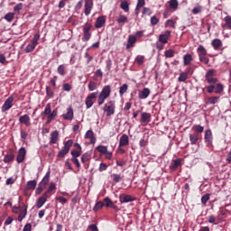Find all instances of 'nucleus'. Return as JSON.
Segmentation results:
<instances>
[{
    "instance_id": "f257e3e1",
    "label": "nucleus",
    "mask_w": 231,
    "mask_h": 231,
    "mask_svg": "<svg viewBox=\"0 0 231 231\" xmlns=\"http://www.w3.org/2000/svg\"><path fill=\"white\" fill-rule=\"evenodd\" d=\"M58 113L59 111L57 110V108L51 111V103H48L45 106L44 111L42 113V115H45V116H47L46 124H51V122H53V120L57 118Z\"/></svg>"
},
{
    "instance_id": "f03ea898",
    "label": "nucleus",
    "mask_w": 231,
    "mask_h": 231,
    "mask_svg": "<svg viewBox=\"0 0 231 231\" xmlns=\"http://www.w3.org/2000/svg\"><path fill=\"white\" fill-rule=\"evenodd\" d=\"M197 53L199 55V62H202L206 66H208V64H210V59L207 58L208 52L207 51L205 46L199 45V47L197 48Z\"/></svg>"
},
{
    "instance_id": "7ed1b4c3",
    "label": "nucleus",
    "mask_w": 231,
    "mask_h": 231,
    "mask_svg": "<svg viewBox=\"0 0 231 231\" xmlns=\"http://www.w3.org/2000/svg\"><path fill=\"white\" fill-rule=\"evenodd\" d=\"M40 39H41V34L35 33L31 42L25 47V53H32L35 50V48H37Z\"/></svg>"
},
{
    "instance_id": "20e7f679",
    "label": "nucleus",
    "mask_w": 231,
    "mask_h": 231,
    "mask_svg": "<svg viewBox=\"0 0 231 231\" xmlns=\"http://www.w3.org/2000/svg\"><path fill=\"white\" fill-rule=\"evenodd\" d=\"M115 109H116V104L114 100L108 101L103 107L106 116H113L115 115Z\"/></svg>"
},
{
    "instance_id": "39448f33",
    "label": "nucleus",
    "mask_w": 231,
    "mask_h": 231,
    "mask_svg": "<svg viewBox=\"0 0 231 231\" xmlns=\"http://www.w3.org/2000/svg\"><path fill=\"white\" fill-rule=\"evenodd\" d=\"M71 147H73V140L70 139L65 142L63 148L58 152V158H64L69 152Z\"/></svg>"
},
{
    "instance_id": "423d86ee",
    "label": "nucleus",
    "mask_w": 231,
    "mask_h": 231,
    "mask_svg": "<svg viewBox=\"0 0 231 231\" xmlns=\"http://www.w3.org/2000/svg\"><path fill=\"white\" fill-rule=\"evenodd\" d=\"M216 75V70L214 69H210L206 74L205 79L208 84H217V78H214Z\"/></svg>"
},
{
    "instance_id": "0eeeda50",
    "label": "nucleus",
    "mask_w": 231,
    "mask_h": 231,
    "mask_svg": "<svg viewBox=\"0 0 231 231\" xmlns=\"http://www.w3.org/2000/svg\"><path fill=\"white\" fill-rule=\"evenodd\" d=\"M211 46L215 50V51L223 52L225 48L223 47V42L220 39H214L211 42Z\"/></svg>"
},
{
    "instance_id": "6e6552de",
    "label": "nucleus",
    "mask_w": 231,
    "mask_h": 231,
    "mask_svg": "<svg viewBox=\"0 0 231 231\" xmlns=\"http://www.w3.org/2000/svg\"><path fill=\"white\" fill-rule=\"evenodd\" d=\"M97 95L98 92H93L86 97L85 104L87 106V109H89L93 106V100L97 98Z\"/></svg>"
},
{
    "instance_id": "1a4fd4ad",
    "label": "nucleus",
    "mask_w": 231,
    "mask_h": 231,
    "mask_svg": "<svg viewBox=\"0 0 231 231\" xmlns=\"http://www.w3.org/2000/svg\"><path fill=\"white\" fill-rule=\"evenodd\" d=\"M204 140L207 147L212 145V141L214 140V135H212V130L208 129L205 131Z\"/></svg>"
},
{
    "instance_id": "9d476101",
    "label": "nucleus",
    "mask_w": 231,
    "mask_h": 231,
    "mask_svg": "<svg viewBox=\"0 0 231 231\" xmlns=\"http://www.w3.org/2000/svg\"><path fill=\"white\" fill-rule=\"evenodd\" d=\"M14 104V97L10 96L4 105L2 106V113H5V111H8L9 109H12V106Z\"/></svg>"
},
{
    "instance_id": "9b49d317",
    "label": "nucleus",
    "mask_w": 231,
    "mask_h": 231,
    "mask_svg": "<svg viewBox=\"0 0 231 231\" xmlns=\"http://www.w3.org/2000/svg\"><path fill=\"white\" fill-rule=\"evenodd\" d=\"M26 158V148L22 147L18 151V154L16 156V162L17 163H23Z\"/></svg>"
},
{
    "instance_id": "f8f14e48",
    "label": "nucleus",
    "mask_w": 231,
    "mask_h": 231,
    "mask_svg": "<svg viewBox=\"0 0 231 231\" xmlns=\"http://www.w3.org/2000/svg\"><path fill=\"white\" fill-rule=\"evenodd\" d=\"M120 203H131L132 201H136V199L133 198L131 195H127L125 193L119 195Z\"/></svg>"
},
{
    "instance_id": "ddd939ff",
    "label": "nucleus",
    "mask_w": 231,
    "mask_h": 231,
    "mask_svg": "<svg viewBox=\"0 0 231 231\" xmlns=\"http://www.w3.org/2000/svg\"><path fill=\"white\" fill-rule=\"evenodd\" d=\"M91 10H93V0H85L84 14L87 17L91 14Z\"/></svg>"
},
{
    "instance_id": "4468645a",
    "label": "nucleus",
    "mask_w": 231,
    "mask_h": 231,
    "mask_svg": "<svg viewBox=\"0 0 231 231\" xmlns=\"http://www.w3.org/2000/svg\"><path fill=\"white\" fill-rule=\"evenodd\" d=\"M85 138L90 140L89 143L95 145L97 143V137H95V133L93 130H88L85 134Z\"/></svg>"
},
{
    "instance_id": "2eb2a0df",
    "label": "nucleus",
    "mask_w": 231,
    "mask_h": 231,
    "mask_svg": "<svg viewBox=\"0 0 231 231\" xmlns=\"http://www.w3.org/2000/svg\"><path fill=\"white\" fill-rule=\"evenodd\" d=\"M169 37H171V31H165L164 33L159 35V42L167 44L169 42Z\"/></svg>"
},
{
    "instance_id": "dca6fc26",
    "label": "nucleus",
    "mask_w": 231,
    "mask_h": 231,
    "mask_svg": "<svg viewBox=\"0 0 231 231\" xmlns=\"http://www.w3.org/2000/svg\"><path fill=\"white\" fill-rule=\"evenodd\" d=\"M30 116L25 114L23 116H21L19 117V122L20 124H23V125H25V127H30V125H32V123L30 122Z\"/></svg>"
},
{
    "instance_id": "f3484780",
    "label": "nucleus",
    "mask_w": 231,
    "mask_h": 231,
    "mask_svg": "<svg viewBox=\"0 0 231 231\" xmlns=\"http://www.w3.org/2000/svg\"><path fill=\"white\" fill-rule=\"evenodd\" d=\"M97 151L98 152H101V154H107V160H111V156H113V152H107V147L104 145H99L97 148Z\"/></svg>"
},
{
    "instance_id": "a211bd4d",
    "label": "nucleus",
    "mask_w": 231,
    "mask_h": 231,
    "mask_svg": "<svg viewBox=\"0 0 231 231\" xmlns=\"http://www.w3.org/2000/svg\"><path fill=\"white\" fill-rule=\"evenodd\" d=\"M149 95H151V89H149L148 88H144L141 91H139L138 98H140V100H145V98H147Z\"/></svg>"
},
{
    "instance_id": "6ab92c4d",
    "label": "nucleus",
    "mask_w": 231,
    "mask_h": 231,
    "mask_svg": "<svg viewBox=\"0 0 231 231\" xmlns=\"http://www.w3.org/2000/svg\"><path fill=\"white\" fill-rule=\"evenodd\" d=\"M27 214H28V206L23 203V208L21 209V213L18 216L19 223H21V221H23V219L26 217Z\"/></svg>"
},
{
    "instance_id": "aec40b11",
    "label": "nucleus",
    "mask_w": 231,
    "mask_h": 231,
    "mask_svg": "<svg viewBox=\"0 0 231 231\" xmlns=\"http://www.w3.org/2000/svg\"><path fill=\"white\" fill-rule=\"evenodd\" d=\"M74 116V112H73V107L69 106L67 108V113L62 115L63 120H73Z\"/></svg>"
},
{
    "instance_id": "412c9836",
    "label": "nucleus",
    "mask_w": 231,
    "mask_h": 231,
    "mask_svg": "<svg viewBox=\"0 0 231 231\" xmlns=\"http://www.w3.org/2000/svg\"><path fill=\"white\" fill-rule=\"evenodd\" d=\"M99 95H101V97H104L105 98H109V97L111 96V85L105 86Z\"/></svg>"
},
{
    "instance_id": "4be33fe9",
    "label": "nucleus",
    "mask_w": 231,
    "mask_h": 231,
    "mask_svg": "<svg viewBox=\"0 0 231 231\" xmlns=\"http://www.w3.org/2000/svg\"><path fill=\"white\" fill-rule=\"evenodd\" d=\"M106 26V16H99L97 18L95 28L100 29Z\"/></svg>"
},
{
    "instance_id": "5701e85b",
    "label": "nucleus",
    "mask_w": 231,
    "mask_h": 231,
    "mask_svg": "<svg viewBox=\"0 0 231 231\" xmlns=\"http://www.w3.org/2000/svg\"><path fill=\"white\" fill-rule=\"evenodd\" d=\"M59 142V131L55 130L51 133L50 145H53Z\"/></svg>"
},
{
    "instance_id": "b1692460",
    "label": "nucleus",
    "mask_w": 231,
    "mask_h": 231,
    "mask_svg": "<svg viewBox=\"0 0 231 231\" xmlns=\"http://www.w3.org/2000/svg\"><path fill=\"white\" fill-rule=\"evenodd\" d=\"M119 145L120 147H126V145H129V135L124 134L119 139Z\"/></svg>"
},
{
    "instance_id": "393cba45",
    "label": "nucleus",
    "mask_w": 231,
    "mask_h": 231,
    "mask_svg": "<svg viewBox=\"0 0 231 231\" xmlns=\"http://www.w3.org/2000/svg\"><path fill=\"white\" fill-rule=\"evenodd\" d=\"M199 138H201V134H189V142L191 145H196L198 142H199Z\"/></svg>"
},
{
    "instance_id": "a878e982",
    "label": "nucleus",
    "mask_w": 231,
    "mask_h": 231,
    "mask_svg": "<svg viewBox=\"0 0 231 231\" xmlns=\"http://www.w3.org/2000/svg\"><path fill=\"white\" fill-rule=\"evenodd\" d=\"M51 176V171H47L45 176L42 178V181L40 182V185L43 187H48V184L50 183V178Z\"/></svg>"
},
{
    "instance_id": "bb28decb",
    "label": "nucleus",
    "mask_w": 231,
    "mask_h": 231,
    "mask_svg": "<svg viewBox=\"0 0 231 231\" xmlns=\"http://www.w3.org/2000/svg\"><path fill=\"white\" fill-rule=\"evenodd\" d=\"M141 124H149L151 122V114L147 112H143L141 114Z\"/></svg>"
},
{
    "instance_id": "cd10ccee",
    "label": "nucleus",
    "mask_w": 231,
    "mask_h": 231,
    "mask_svg": "<svg viewBox=\"0 0 231 231\" xmlns=\"http://www.w3.org/2000/svg\"><path fill=\"white\" fill-rule=\"evenodd\" d=\"M134 44H136V36L130 35L127 40L126 50H130V48H133Z\"/></svg>"
},
{
    "instance_id": "c85d7f7f",
    "label": "nucleus",
    "mask_w": 231,
    "mask_h": 231,
    "mask_svg": "<svg viewBox=\"0 0 231 231\" xmlns=\"http://www.w3.org/2000/svg\"><path fill=\"white\" fill-rule=\"evenodd\" d=\"M168 5H169V9L172 10V12H176V10H178V6H180L178 0H170L168 2Z\"/></svg>"
},
{
    "instance_id": "c756f323",
    "label": "nucleus",
    "mask_w": 231,
    "mask_h": 231,
    "mask_svg": "<svg viewBox=\"0 0 231 231\" xmlns=\"http://www.w3.org/2000/svg\"><path fill=\"white\" fill-rule=\"evenodd\" d=\"M14 160H15V155L14 154V152H11L5 155L3 162L4 163H10V162H14Z\"/></svg>"
},
{
    "instance_id": "7c9ffc66",
    "label": "nucleus",
    "mask_w": 231,
    "mask_h": 231,
    "mask_svg": "<svg viewBox=\"0 0 231 231\" xmlns=\"http://www.w3.org/2000/svg\"><path fill=\"white\" fill-rule=\"evenodd\" d=\"M225 24H222V28H227V30H231V16L227 15L224 18Z\"/></svg>"
},
{
    "instance_id": "2f4dec72",
    "label": "nucleus",
    "mask_w": 231,
    "mask_h": 231,
    "mask_svg": "<svg viewBox=\"0 0 231 231\" xmlns=\"http://www.w3.org/2000/svg\"><path fill=\"white\" fill-rule=\"evenodd\" d=\"M193 59H192V55L190 54H185L183 56V64L184 66H189L190 65V62H192Z\"/></svg>"
},
{
    "instance_id": "473e14b6",
    "label": "nucleus",
    "mask_w": 231,
    "mask_h": 231,
    "mask_svg": "<svg viewBox=\"0 0 231 231\" xmlns=\"http://www.w3.org/2000/svg\"><path fill=\"white\" fill-rule=\"evenodd\" d=\"M192 129H194L195 134H201L205 131V127L201 125H195L192 126Z\"/></svg>"
},
{
    "instance_id": "72a5a7b5",
    "label": "nucleus",
    "mask_w": 231,
    "mask_h": 231,
    "mask_svg": "<svg viewBox=\"0 0 231 231\" xmlns=\"http://www.w3.org/2000/svg\"><path fill=\"white\" fill-rule=\"evenodd\" d=\"M116 23L118 24H125V23H129V20H127V16L124 14H120L118 18L116 19Z\"/></svg>"
},
{
    "instance_id": "f704fd0d",
    "label": "nucleus",
    "mask_w": 231,
    "mask_h": 231,
    "mask_svg": "<svg viewBox=\"0 0 231 231\" xmlns=\"http://www.w3.org/2000/svg\"><path fill=\"white\" fill-rule=\"evenodd\" d=\"M224 89H225V87L223 86V84L217 83V85H215L216 95H221V93H223Z\"/></svg>"
},
{
    "instance_id": "c9c22d12",
    "label": "nucleus",
    "mask_w": 231,
    "mask_h": 231,
    "mask_svg": "<svg viewBox=\"0 0 231 231\" xmlns=\"http://www.w3.org/2000/svg\"><path fill=\"white\" fill-rule=\"evenodd\" d=\"M219 98L220 97L219 96H216V97H210L208 98L206 104H211V105H214V104H217V102H219Z\"/></svg>"
},
{
    "instance_id": "e433bc0d",
    "label": "nucleus",
    "mask_w": 231,
    "mask_h": 231,
    "mask_svg": "<svg viewBox=\"0 0 231 231\" xmlns=\"http://www.w3.org/2000/svg\"><path fill=\"white\" fill-rule=\"evenodd\" d=\"M89 160H91V153L89 152H85L82 156H81V162H83L84 166L86 167V162H89Z\"/></svg>"
},
{
    "instance_id": "4c0bfd02",
    "label": "nucleus",
    "mask_w": 231,
    "mask_h": 231,
    "mask_svg": "<svg viewBox=\"0 0 231 231\" xmlns=\"http://www.w3.org/2000/svg\"><path fill=\"white\" fill-rule=\"evenodd\" d=\"M55 190H57V184H55V182H51L47 191L52 196V194H55Z\"/></svg>"
},
{
    "instance_id": "58836bf2",
    "label": "nucleus",
    "mask_w": 231,
    "mask_h": 231,
    "mask_svg": "<svg viewBox=\"0 0 231 231\" xmlns=\"http://www.w3.org/2000/svg\"><path fill=\"white\" fill-rule=\"evenodd\" d=\"M35 187H37V180H32L27 182L28 190H34Z\"/></svg>"
},
{
    "instance_id": "ea45409f",
    "label": "nucleus",
    "mask_w": 231,
    "mask_h": 231,
    "mask_svg": "<svg viewBox=\"0 0 231 231\" xmlns=\"http://www.w3.org/2000/svg\"><path fill=\"white\" fill-rule=\"evenodd\" d=\"M104 207H105L104 202H102V201H97V202L96 203V205L94 206V208H93V211H94V212H98V210H102V208H104Z\"/></svg>"
},
{
    "instance_id": "a19ab883",
    "label": "nucleus",
    "mask_w": 231,
    "mask_h": 231,
    "mask_svg": "<svg viewBox=\"0 0 231 231\" xmlns=\"http://www.w3.org/2000/svg\"><path fill=\"white\" fill-rule=\"evenodd\" d=\"M127 89H129V86L127 84H123L120 88H119V95L120 97H124L125 93H127Z\"/></svg>"
},
{
    "instance_id": "79ce46f5",
    "label": "nucleus",
    "mask_w": 231,
    "mask_h": 231,
    "mask_svg": "<svg viewBox=\"0 0 231 231\" xmlns=\"http://www.w3.org/2000/svg\"><path fill=\"white\" fill-rule=\"evenodd\" d=\"M180 165H181V159H176L172 162L171 167L172 171H176V169H178V167H180Z\"/></svg>"
},
{
    "instance_id": "37998d69",
    "label": "nucleus",
    "mask_w": 231,
    "mask_h": 231,
    "mask_svg": "<svg viewBox=\"0 0 231 231\" xmlns=\"http://www.w3.org/2000/svg\"><path fill=\"white\" fill-rule=\"evenodd\" d=\"M15 17V13H7L4 19L7 21V23H12L14 21V18Z\"/></svg>"
},
{
    "instance_id": "c03bdc74",
    "label": "nucleus",
    "mask_w": 231,
    "mask_h": 231,
    "mask_svg": "<svg viewBox=\"0 0 231 231\" xmlns=\"http://www.w3.org/2000/svg\"><path fill=\"white\" fill-rule=\"evenodd\" d=\"M57 72L59 73V75H60L61 77H64V75H66V66L65 65H60L57 69Z\"/></svg>"
},
{
    "instance_id": "a18cd8bd",
    "label": "nucleus",
    "mask_w": 231,
    "mask_h": 231,
    "mask_svg": "<svg viewBox=\"0 0 231 231\" xmlns=\"http://www.w3.org/2000/svg\"><path fill=\"white\" fill-rule=\"evenodd\" d=\"M189 79V72H181L179 76V82H185Z\"/></svg>"
},
{
    "instance_id": "49530a36",
    "label": "nucleus",
    "mask_w": 231,
    "mask_h": 231,
    "mask_svg": "<svg viewBox=\"0 0 231 231\" xmlns=\"http://www.w3.org/2000/svg\"><path fill=\"white\" fill-rule=\"evenodd\" d=\"M46 201L47 200H45V199H42V197H40L36 201V208H42V207L44 206V203H46Z\"/></svg>"
},
{
    "instance_id": "de8ad7c7",
    "label": "nucleus",
    "mask_w": 231,
    "mask_h": 231,
    "mask_svg": "<svg viewBox=\"0 0 231 231\" xmlns=\"http://www.w3.org/2000/svg\"><path fill=\"white\" fill-rule=\"evenodd\" d=\"M120 8L124 10V12H129V3L127 1H124L120 4Z\"/></svg>"
},
{
    "instance_id": "09e8293b",
    "label": "nucleus",
    "mask_w": 231,
    "mask_h": 231,
    "mask_svg": "<svg viewBox=\"0 0 231 231\" xmlns=\"http://www.w3.org/2000/svg\"><path fill=\"white\" fill-rule=\"evenodd\" d=\"M113 204H114V202H113V200H111V199H109V197H106V198L104 199V205L107 208H111V206Z\"/></svg>"
},
{
    "instance_id": "8fccbe9b",
    "label": "nucleus",
    "mask_w": 231,
    "mask_h": 231,
    "mask_svg": "<svg viewBox=\"0 0 231 231\" xmlns=\"http://www.w3.org/2000/svg\"><path fill=\"white\" fill-rule=\"evenodd\" d=\"M91 28H93V25L89 23H86L83 25V32H91Z\"/></svg>"
},
{
    "instance_id": "3c124183",
    "label": "nucleus",
    "mask_w": 231,
    "mask_h": 231,
    "mask_svg": "<svg viewBox=\"0 0 231 231\" xmlns=\"http://www.w3.org/2000/svg\"><path fill=\"white\" fill-rule=\"evenodd\" d=\"M111 176L115 183H120V181H122V176L120 174L114 173Z\"/></svg>"
},
{
    "instance_id": "603ef678",
    "label": "nucleus",
    "mask_w": 231,
    "mask_h": 231,
    "mask_svg": "<svg viewBox=\"0 0 231 231\" xmlns=\"http://www.w3.org/2000/svg\"><path fill=\"white\" fill-rule=\"evenodd\" d=\"M88 88L89 91H95V89H97V82L93 80L89 81Z\"/></svg>"
},
{
    "instance_id": "864d4df0",
    "label": "nucleus",
    "mask_w": 231,
    "mask_h": 231,
    "mask_svg": "<svg viewBox=\"0 0 231 231\" xmlns=\"http://www.w3.org/2000/svg\"><path fill=\"white\" fill-rule=\"evenodd\" d=\"M82 5H84V0H79L74 6V11L79 12V10H82Z\"/></svg>"
},
{
    "instance_id": "5fc2aeb1",
    "label": "nucleus",
    "mask_w": 231,
    "mask_h": 231,
    "mask_svg": "<svg viewBox=\"0 0 231 231\" xmlns=\"http://www.w3.org/2000/svg\"><path fill=\"white\" fill-rule=\"evenodd\" d=\"M90 39H91V32H83V37L81 38L83 42H88V41H89Z\"/></svg>"
},
{
    "instance_id": "6e6d98bb",
    "label": "nucleus",
    "mask_w": 231,
    "mask_h": 231,
    "mask_svg": "<svg viewBox=\"0 0 231 231\" xmlns=\"http://www.w3.org/2000/svg\"><path fill=\"white\" fill-rule=\"evenodd\" d=\"M210 199V194H205L201 197L202 205H207V202Z\"/></svg>"
},
{
    "instance_id": "4d7b16f0",
    "label": "nucleus",
    "mask_w": 231,
    "mask_h": 231,
    "mask_svg": "<svg viewBox=\"0 0 231 231\" xmlns=\"http://www.w3.org/2000/svg\"><path fill=\"white\" fill-rule=\"evenodd\" d=\"M81 152H82V151H80V150H72L71 151V156H72V158L77 159L80 156Z\"/></svg>"
},
{
    "instance_id": "13d9d810",
    "label": "nucleus",
    "mask_w": 231,
    "mask_h": 231,
    "mask_svg": "<svg viewBox=\"0 0 231 231\" xmlns=\"http://www.w3.org/2000/svg\"><path fill=\"white\" fill-rule=\"evenodd\" d=\"M145 60V56H137L135 58V61L137 62V64H139V66H142V64H143Z\"/></svg>"
},
{
    "instance_id": "bf43d9fd",
    "label": "nucleus",
    "mask_w": 231,
    "mask_h": 231,
    "mask_svg": "<svg viewBox=\"0 0 231 231\" xmlns=\"http://www.w3.org/2000/svg\"><path fill=\"white\" fill-rule=\"evenodd\" d=\"M174 51L173 50H168L165 51V57L167 59H172V57H174Z\"/></svg>"
},
{
    "instance_id": "052dcab7",
    "label": "nucleus",
    "mask_w": 231,
    "mask_h": 231,
    "mask_svg": "<svg viewBox=\"0 0 231 231\" xmlns=\"http://www.w3.org/2000/svg\"><path fill=\"white\" fill-rule=\"evenodd\" d=\"M206 89H207V92L209 93V94L215 93L214 89H216V85L211 84V85L208 86L206 88Z\"/></svg>"
},
{
    "instance_id": "680f3d73",
    "label": "nucleus",
    "mask_w": 231,
    "mask_h": 231,
    "mask_svg": "<svg viewBox=\"0 0 231 231\" xmlns=\"http://www.w3.org/2000/svg\"><path fill=\"white\" fill-rule=\"evenodd\" d=\"M46 187L42 186V184H39L38 188L35 190V194L39 196V194H42V190H44Z\"/></svg>"
},
{
    "instance_id": "e2e57ef3",
    "label": "nucleus",
    "mask_w": 231,
    "mask_h": 231,
    "mask_svg": "<svg viewBox=\"0 0 231 231\" xmlns=\"http://www.w3.org/2000/svg\"><path fill=\"white\" fill-rule=\"evenodd\" d=\"M98 171H99V172H104V171H107V164L101 162L99 164Z\"/></svg>"
},
{
    "instance_id": "0e129e2a",
    "label": "nucleus",
    "mask_w": 231,
    "mask_h": 231,
    "mask_svg": "<svg viewBox=\"0 0 231 231\" xmlns=\"http://www.w3.org/2000/svg\"><path fill=\"white\" fill-rule=\"evenodd\" d=\"M176 23L173 22V20H167L166 23H165V26H168L170 28H174Z\"/></svg>"
},
{
    "instance_id": "69168bd1",
    "label": "nucleus",
    "mask_w": 231,
    "mask_h": 231,
    "mask_svg": "<svg viewBox=\"0 0 231 231\" xmlns=\"http://www.w3.org/2000/svg\"><path fill=\"white\" fill-rule=\"evenodd\" d=\"M62 89L63 91H71V85H69V83H64L62 86Z\"/></svg>"
},
{
    "instance_id": "338daca9",
    "label": "nucleus",
    "mask_w": 231,
    "mask_h": 231,
    "mask_svg": "<svg viewBox=\"0 0 231 231\" xmlns=\"http://www.w3.org/2000/svg\"><path fill=\"white\" fill-rule=\"evenodd\" d=\"M106 97H104L103 96H101L99 94L98 99H97L98 106H102V104H104V102H106Z\"/></svg>"
},
{
    "instance_id": "774afa93",
    "label": "nucleus",
    "mask_w": 231,
    "mask_h": 231,
    "mask_svg": "<svg viewBox=\"0 0 231 231\" xmlns=\"http://www.w3.org/2000/svg\"><path fill=\"white\" fill-rule=\"evenodd\" d=\"M23 231H32V224L28 223L23 226Z\"/></svg>"
}]
</instances>
